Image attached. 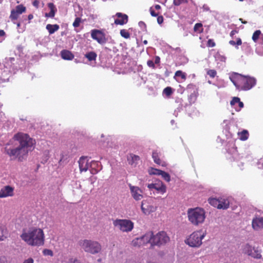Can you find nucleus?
Here are the masks:
<instances>
[{"instance_id":"obj_35","label":"nucleus","mask_w":263,"mask_h":263,"mask_svg":"<svg viewBox=\"0 0 263 263\" xmlns=\"http://www.w3.org/2000/svg\"><path fill=\"white\" fill-rule=\"evenodd\" d=\"M161 172L162 171L160 170L154 168L153 167H151L148 170V173L149 175H160Z\"/></svg>"},{"instance_id":"obj_31","label":"nucleus","mask_w":263,"mask_h":263,"mask_svg":"<svg viewBox=\"0 0 263 263\" xmlns=\"http://www.w3.org/2000/svg\"><path fill=\"white\" fill-rule=\"evenodd\" d=\"M97 54L96 52L93 51H90L87 53L85 57L89 61H95L97 58Z\"/></svg>"},{"instance_id":"obj_38","label":"nucleus","mask_w":263,"mask_h":263,"mask_svg":"<svg viewBox=\"0 0 263 263\" xmlns=\"http://www.w3.org/2000/svg\"><path fill=\"white\" fill-rule=\"evenodd\" d=\"M160 174H160V175H161L162 176V177L163 178V179L164 180H165L167 182L170 181L171 177H170V175H169L168 173L162 171V172Z\"/></svg>"},{"instance_id":"obj_63","label":"nucleus","mask_w":263,"mask_h":263,"mask_svg":"<svg viewBox=\"0 0 263 263\" xmlns=\"http://www.w3.org/2000/svg\"><path fill=\"white\" fill-rule=\"evenodd\" d=\"M71 263H80V262L79 261V260H78V259H74L72 262Z\"/></svg>"},{"instance_id":"obj_13","label":"nucleus","mask_w":263,"mask_h":263,"mask_svg":"<svg viewBox=\"0 0 263 263\" xmlns=\"http://www.w3.org/2000/svg\"><path fill=\"white\" fill-rule=\"evenodd\" d=\"M156 207L150 204L147 201L143 200L141 203V210L145 215H149L156 210Z\"/></svg>"},{"instance_id":"obj_8","label":"nucleus","mask_w":263,"mask_h":263,"mask_svg":"<svg viewBox=\"0 0 263 263\" xmlns=\"http://www.w3.org/2000/svg\"><path fill=\"white\" fill-rule=\"evenodd\" d=\"M170 241V237L164 231H161L153 235L152 247L154 246H161Z\"/></svg>"},{"instance_id":"obj_61","label":"nucleus","mask_w":263,"mask_h":263,"mask_svg":"<svg viewBox=\"0 0 263 263\" xmlns=\"http://www.w3.org/2000/svg\"><path fill=\"white\" fill-rule=\"evenodd\" d=\"M237 45H241L242 44V41L240 38H238L236 42Z\"/></svg>"},{"instance_id":"obj_11","label":"nucleus","mask_w":263,"mask_h":263,"mask_svg":"<svg viewBox=\"0 0 263 263\" xmlns=\"http://www.w3.org/2000/svg\"><path fill=\"white\" fill-rule=\"evenodd\" d=\"M14 187L10 185L4 186L0 190V198L12 197L14 195Z\"/></svg>"},{"instance_id":"obj_15","label":"nucleus","mask_w":263,"mask_h":263,"mask_svg":"<svg viewBox=\"0 0 263 263\" xmlns=\"http://www.w3.org/2000/svg\"><path fill=\"white\" fill-rule=\"evenodd\" d=\"M153 233L152 231H149L145 233L144 235L140 237V239L142 242L143 246L151 243L152 245V241H153Z\"/></svg>"},{"instance_id":"obj_6","label":"nucleus","mask_w":263,"mask_h":263,"mask_svg":"<svg viewBox=\"0 0 263 263\" xmlns=\"http://www.w3.org/2000/svg\"><path fill=\"white\" fill-rule=\"evenodd\" d=\"M206 235V232L202 230L193 232L185 240V242L189 246L193 248H198L202 243V240Z\"/></svg>"},{"instance_id":"obj_58","label":"nucleus","mask_w":263,"mask_h":263,"mask_svg":"<svg viewBox=\"0 0 263 263\" xmlns=\"http://www.w3.org/2000/svg\"><path fill=\"white\" fill-rule=\"evenodd\" d=\"M163 22V17H157V22L161 25Z\"/></svg>"},{"instance_id":"obj_52","label":"nucleus","mask_w":263,"mask_h":263,"mask_svg":"<svg viewBox=\"0 0 263 263\" xmlns=\"http://www.w3.org/2000/svg\"><path fill=\"white\" fill-rule=\"evenodd\" d=\"M23 263H34V260L32 258L25 259Z\"/></svg>"},{"instance_id":"obj_32","label":"nucleus","mask_w":263,"mask_h":263,"mask_svg":"<svg viewBox=\"0 0 263 263\" xmlns=\"http://www.w3.org/2000/svg\"><path fill=\"white\" fill-rule=\"evenodd\" d=\"M202 12H208L210 11V15L212 16H215L217 14V12L215 11H211L210 10L209 7L207 5H203L202 7Z\"/></svg>"},{"instance_id":"obj_17","label":"nucleus","mask_w":263,"mask_h":263,"mask_svg":"<svg viewBox=\"0 0 263 263\" xmlns=\"http://www.w3.org/2000/svg\"><path fill=\"white\" fill-rule=\"evenodd\" d=\"M140 157L138 155L133 154H129L127 156V160L129 164L136 166L140 161Z\"/></svg>"},{"instance_id":"obj_43","label":"nucleus","mask_w":263,"mask_h":263,"mask_svg":"<svg viewBox=\"0 0 263 263\" xmlns=\"http://www.w3.org/2000/svg\"><path fill=\"white\" fill-rule=\"evenodd\" d=\"M18 17H11V21L14 24H16L17 28H19L21 25L22 23L18 21Z\"/></svg>"},{"instance_id":"obj_36","label":"nucleus","mask_w":263,"mask_h":263,"mask_svg":"<svg viewBox=\"0 0 263 263\" xmlns=\"http://www.w3.org/2000/svg\"><path fill=\"white\" fill-rule=\"evenodd\" d=\"M120 33L121 36L125 39H127L130 37V33L126 29H121L120 30Z\"/></svg>"},{"instance_id":"obj_39","label":"nucleus","mask_w":263,"mask_h":263,"mask_svg":"<svg viewBox=\"0 0 263 263\" xmlns=\"http://www.w3.org/2000/svg\"><path fill=\"white\" fill-rule=\"evenodd\" d=\"M206 74L211 78H214L217 75V71L215 69H206Z\"/></svg>"},{"instance_id":"obj_42","label":"nucleus","mask_w":263,"mask_h":263,"mask_svg":"<svg viewBox=\"0 0 263 263\" xmlns=\"http://www.w3.org/2000/svg\"><path fill=\"white\" fill-rule=\"evenodd\" d=\"M81 23H82L81 17H76L72 25L74 28H77L80 26Z\"/></svg>"},{"instance_id":"obj_20","label":"nucleus","mask_w":263,"mask_h":263,"mask_svg":"<svg viewBox=\"0 0 263 263\" xmlns=\"http://www.w3.org/2000/svg\"><path fill=\"white\" fill-rule=\"evenodd\" d=\"M154 189L162 194L165 193L166 191V185L161 181H159L158 182L156 183Z\"/></svg>"},{"instance_id":"obj_2","label":"nucleus","mask_w":263,"mask_h":263,"mask_svg":"<svg viewBox=\"0 0 263 263\" xmlns=\"http://www.w3.org/2000/svg\"><path fill=\"white\" fill-rule=\"evenodd\" d=\"M20 237L30 246L40 247L44 244V233L43 230L40 228L31 227L24 229Z\"/></svg>"},{"instance_id":"obj_55","label":"nucleus","mask_w":263,"mask_h":263,"mask_svg":"<svg viewBox=\"0 0 263 263\" xmlns=\"http://www.w3.org/2000/svg\"><path fill=\"white\" fill-rule=\"evenodd\" d=\"M5 35V32L3 30H0V37H4ZM2 39L0 38V42L2 41Z\"/></svg>"},{"instance_id":"obj_25","label":"nucleus","mask_w":263,"mask_h":263,"mask_svg":"<svg viewBox=\"0 0 263 263\" xmlns=\"http://www.w3.org/2000/svg\"><path fill=\"white\" fill-rule=\"evenodd\" d=\"M59 28V26L57 24H48L46 27V29L48 31L50 34H53L55 31H58Z\"/></svg>"},{"instance_id":"obj_26","label":"nucleus","mask_w":263,"mask_h":263,"mask_svg":"<svg viewBox=\"0 0 263 263\" xmlns=\"http://www.w3.org/2000/svg\"><path fill=\"white\" fill-rule=\"evenodd\" d=\"M177 77H180L183 81H185L186 79V74L185 72H183L181 70H177L175 73L174 78L176 79L178 82L180 81L176 79Z\"/></svg>"},{"instance_id":"obj_33","label":"nucleus","mask_w":263,"mask_h":263,"mask_svg":"<svg viewBox=\"0 0 263 263\" xmlns=\"http://www.w3.org/2000/svg\"><path fill=\"white\" fill-rule=\"evenodd\" d=\"M203 29L202 28V24L200 23H196L194 27V31L198 33H201L203 32Z\"/></svg>"},{"instance_id":"obj_34","label":"nucleus","mask_w":263,"mask_h":263,"mask_svg":"<svg viewBox=\"0 0 263 263\" xmlns=\"http://www.w3.org/2000/svg\"><path fill=\"white\" fill-rule=\"evenodd\" d=\"M132 245L134 247H140L143 246L142 242L140 237L134 239L132 242Z\"/></svg>"},{"instance_id":"obj_41","label":"nucleus","mask_w":263,"mask_h":263,"mask_svg":"<svg viewBox=\"0 0 263 263\" xmlns=\"http://www.w3.org/2000/svg\"><path fill=\"white\" fill-rule=\"evenodd\" d=\"M260 34H261V31L259 30H256L253 34L252 37V40L255 42H256L258 40Z\"/></svg>"},{"instance_id":"obj_62","label":"nucleus","mask_w":263,"mask_h":263,"mask_svg":"<svg viewBox=\"0 0 263 263\" xmlns=\"http://www.w3.org/2000/svg\"><path fill=\"white\" fill-rule=\"evenodd\" d=\"M229 44H230V45H233V46H234V45H236V42H235V41H233V40H231V41H229Z\"/></svg>"},{"instance_id":"obj_9","label":"nucleus","mask_w":263,"mask_h":263,"mask_svg":"<svg viewBox=\"0 0 263 263\" xmlns=\"http://www.w3.org/2000/svg\"><path fill=\"white\" fill-rule=\"evenodd\" d=\"M242 252L243 253L255 258L259 259L261 257L260 252L257 248L252 247L249 244H246L243 246Z\"/></svg>"},{"instance_id":"obj_30","label":"nucleus","mask_w":263,"mask_h":263,"mask_svg":"<svg viewBox=\"0 0 263 263\" xmlns=\"http://www.w3.org/2000/svg\"><path fill=\"white\" fill-rule=\"evenodd\" d=\"M128 22V17H118L115 20L116 25H123L126 24Z\"/></svg>"},{"instance_id":"obj_7","label":"nucleus","mask_w":263,"mask_h":263,"mask_svg":"<svg viewBox=\"0 0 263 263\" xmlns=\"http://www.w3.org/2000/svg\"><path fill=\"white\" fill-rule=\"evenodd\" d=\"M114 227L123 232H129L134 228V223L129 219H117L113 221Z\"/></svg>"},{"instance_id":"obj_22","label":"nucleus","mask_w":263,"mask_h":263,"mask_svg":"<svg viewBox=\"0 0 263 263\" xmlns=\"http://www.w3.org/2000/svg\"><path fill=\"white\" fill-rule=\"evenodd\" d=\"M8 231L7 228L3 226L0 225V241H3L8 236Z\"/></svg>"},{"instance_id":"obj_24","label":"nucleus","mask_w":263,"mask_h":263,"mask_svg":"<svg viewBox=\"0 0 263 263\" xmlns=\"http://www.w3.org/2000/svg\"><path fill=\"white\" fill-rule=\"evenodd\" d=\"M220 205L219 209H227L229 207L230 202L229 201L224 198L219 199Z\"/></svg>"},{"instance_id":"obj_57","label":"nucleus","mask_w":263,"mask_h":263,"mask_svg":"<svg viewBox=\"0 0 263 263\" xmlns=\"http://www.w3.org/2000/svg\"><path fill=\"white\" fill-rule=\"evenodd\" d=\"M155 185H156V183H155L148 184V185H147V187L150 190L153 189H154Z\"/></svg>"},{"instance_id":"obj_1","label":"nucleus","mask_w":263,"mask_h":263,"mask_svg":"<svg viewBox=\"0 0 263 263\" xmlns=\"http://www.w3.org/2000/svg\"><path fill=\"white\" fill-rule=\"evenodd\" d=\"M13 139L18 141L20 145L14 148L5 147V151L10 157H15L18 160L22 161L28 154L29 148L34 144L32 139L26 134L17 133L13 137Z\"/></svg>"},{"instance_id":"obj_60","label":"nucleus","mask_w":263,"mask_h":263,"mask_svg":"<svg viewBox=\"0 0 263 263\" xmlns=\"http://www.w3.org/2000/svg\"><path fill=\"white\" fill-rule=\"evenodd\" d=\"M238 31L236 30H232L230 32V36L233 37L235 34L237 33Z\"/></svg>"},{"instance_id":"obj_54","label":"nucleus","mask_w":263,"mask_h":263,"mask_svg":"<svg viewBox=\"0 0 263 263\" xmlns=\"http://www.w3.org/2000/svg\"><path fill=\"white\" fill-rule=\"evenodd\" d=\"M40 4V1L38 0H34L33 2V5L36 8H38Z\"/></svg>"},{"instance_id":"obj_53","label":"nucleus","mask_w":263,"mask_h":263,"mask_svg":"<svg viewBox=\"0 0 263 263\" xmlns=\"http://www.w3.org/2000/svg\"><path fill=\"white\" fill-rule=\"evenodd\" d=\"M238 106H239V109H236L237 111H239L242 107H243V103L242 102L240 101V100H239V102H238Z\"/></svg>"},{"instance_id":"obj_28","label":"nucleus","mask_w":263,"mask_h":263,"mask_svg":"<svg viewBox=\"0 0 263 263\" xmlns=\"http://www.w3.org/2000/svg\"><path fill=\"white\" fill-rule=\"evenodd\" d=\"M159 153H158L157 151L153 152L152 158L154 162L158 165H161L162 162L159 158Z\"/></svg>"},{"instance_id":"obj_44","label":"nucleus","mask_w":263,"mask_h":263,"mask_svg":"<svg viewBox=\"0 0 263 263\" xmlns=\"http://www.w3.org/2000/svg\"><path fill=\"white\" fill-rule=\"evenodd\" d=\"M43 253L44 255L47 256H52L53 255V253L52 250L45 249L43 251Z\"/></svg>"},{"instance_id":"obj_48","label":"nucleus","mask_w":263,"mask_h":263,"mask_svg":"<svg viewBox=\"0 0 263 263\" xmlns=\"http://www.w3.org/2000/svg\"><path fill=\"white\" fill-rule=\"evenodd\" d=\"M147 65L149 67H151V68H152L153 69L155 68V64H154V62L153 61H152V60L147 61Z\"/></svg>"},{"instance_id":"obj_37","label":"nucleus","mask_w":263,"mask_h":263,"mask_svg":"<svg viewBox=\"0 0 263 263\" xmlns=\"http://www.w3.org/2000/svg\"><path fill=\"white\" fill-rule=\"evenodd\" d=\"M163 93L167 97H170L173 93V90L172 87H166L163 90Z\"/></svg>"},{"instance_id":"obj_3","label":"nucleus","mask_w":263,"mask_h":263,"mask_svg":"<svg viewBox=\"0 0 263 263\" xmlns=\"http://www.w3.org/2000/svg\"><path fill=\"white\" fill-rule=\"evenodd\" d=\"M230 79L239 90H249L256 83V80L254 78L236 72L233 73L230 77Z\"/></svg>"},{"instance_id":"obj_46","label":"nucleus","mask_w":263,"mask_h":263,"mask_svg":"<svg viewBox=\"0 0 263 263\" xmlns=\"http://www.w3.org/2000/svg\"><path fill=\"white\" fill-rule=\"evenodd\" d=\"M240 98L238 97H233L232 99V100L230 102V104L231 106L234 105L236 103H238V102H239Z\"/></svg>"},{"instance_id":"obj_56","label":"nucleus","mask_w":263,"mask_h":263,"mask_svg":"<svg viewBox=\"0 0 263 263\" xmlns=\"http://www.w3.org/2000/svg\"><path fill=\"white\" fill-rule=\"evenodd\" d=\"M160 57H158V56L155 57V63L154 64H158L160 63Z\"/></svg>"},{"instance_id":"obj_5","label":"nucleus","mask_w":263,"mask_h":263,"mask_svg":"<svg viewBox=\"0 0 263 263\" xmlns=\"http://www.w3.org/2000/svg\"><path fill=\"white\" fill-rule=\"evenodd\" d=\"M78 245L84 252L91 254H97L102 249L101 245L99 242L91 239H81L79 241Z\"/></svg>"},{"instance_id":"obj_27","label":"nucleus","mask_w":263,"mask_h":263,"mask_svg":"<svg viewBox=\"0 0 263 263\" xmlns=\"http://www.w3.org/2000/svg\"><path fill=\"white\" fill-rule=\"evenodd\" d=\"M239 138L241 141H246L249 138V132L247 130L243 129L242 132L238 133Z\"/></svg>"},{"instance_id":"obj_29","label":"nucleus","mask_w":263,"mask_h":263,"mask_svg":"<svg viewBox=\"0 0 263 263\" xmlns=\"http://www.w3.org/2000/svg\"><path fill=\"white\" fill-rule=\"evenodd\" d=\"M209 202L211 205L219 209L220 205L219 199L214 198H210L209 199Z\"/></svg>"},{"instance_id":"obj_23","label":"nucleus","mask_w":263,"mask_h":263,"mask_svg":"<svg viewBox=\"0 0 263 263\" xmlns=\"http://www.w3.org/2000/svg\"><path fill=\"white\" fill-rule=\"evenodd\" d=\"M48 7L50 10L48 13L45 14V16H54L57 11V8L53 3H50L48 4Z\"/></svg>"},{"instance_id":"obj_50","label":"nucleus","mask_w":263,"mask_h":263,"mask_svg":"<svg viewBox=\"0 0 263 263\" xmlns=\"http://www.w3.org/2000/svg\"><path fill=\"white\" fill-rule=\"evenodd\" d=\"M196 86L195 84L190 83L187 85L186 89H194L196 88Z\"/></svg>"},{"instance_id":"obj_19","label":"nucleus","mask_w":263,"mask_h":263,"mask_svg":"<svg viewBox=\"0 0 263 263\" xmlns=\"http://www.w3.org/2000/svg\"><path fill=\"white\" fill-rule=\"evenodd\" d=\"M26 7L23 5H17L14 9L11 10L10 16H16L25 12Z\"/></svg>"},{"instance_id":"obj_16","label":"nucleus","mask_w":263,"mask_h":263,"mask_svg":"<svg viewBox=\"0 0 263 263\" xmlns=\"http://www.w3.org/2000/svg\"><path fill=\"white\" fill-rule=\"evenodd\" d=\"M252 224L254 230H258L263 229V218L256 217L254 218Z\"/></svg>"},{"instance_id":"obj_10","label":"nucleus","mask_w":263,"mask_h":263,"mask_svg":"<svg viewBox=\"0 0 263 263\" xmlns=\"http://www.w3.org/2000/svg\"><path fill=\"white\" fill-rule=\"evenodd\" d=\"M91 37L100 44H105L107 41L105 37V34L100 30H92L91 31Z\"/></svg>"},{"instance_id":"obj_51","label":"nucleus","mask_w":263,"mask_h":263,"mask_svg":"<svg viewBox=\"0 0 263 263\" xmlns=\"http://www.w3.org/2000/svg\"><path fill=\"white\" fill-rule=\"evenodd\" d=\"M0 263H8L7 258L5 256H0Z\"/></svg>"},{"instance_id":"obj_45","label":"nucleus","mask_w":263,"mask_h":263,"mask_svg":"<svg viewBox=\"0 0 263 263\" xmlns=\"http://www.w3.org/2000/svg\"><path fill=\"white\" fill-rule=\"evenodd\" d=\"M187 2V0H174V4L175 6H179L182 4L186 3Z\"/></svg>"},{"instance_id":"obj_59","label":"nucleus","mask_w":263,"mask_h":263,"mask_svg":"<svg viewBox=\"0 0 263 263\" xmlns=\"http://www.w3.org/2000/svg\"><path fill=\"white\" fill-rule=\"evenodd\" d=\"M115 16H128L126 14H122L120 12H117Z\"/></svg>"},{"instance_id":"obj_14","label":"nucleus","mask_w":263,"mask_h":263,"mask_svg":"<svg viewBox=\"0 0 263 263\" xmlns=\"http://www.w3.org/2000/svg\"><path fill=\"white\" fill-rule=\"evenodd\" d=\"M78 162L80 172H86L87 171L89 164L86 157H81Z\"/></svg>"},{"instance_id":"obj_12","label":"nucleus","mask_w":263,"mask_h":263,"mask_svg":"<svg viewBox=\"0 0 263 263\" xmlns=\"http://www.w3.org/2000/svg\"><path fill=\"white\" fill-rule=\"evenodd\" d=\"M129 188L132 197L136 200H140L143 198V192L138 186L129 185Z\"/></svg>"},{"instance_id":"obj_21","label":"nucleus","mask_w":263,"mask_h":263,"mask_svg":"<svg viewBox=\"0 0 263 263\" xmlns=\"http://www.w3.org/2000/svg\"><path fill=\"white\" fill-rule=\"evenodd\" d=\"M61 55L62 59L66 60H71L74 58V55L72 52L67 50H62Z\"/></svg>"},{"instance_id":"obj_4","label":"nucleus","mask_w":263,"mask_h":263,"mask_svg":"<svg viewBox=\"0 0 263 263\" xmlns=\"http://www.w3.org/2000/svg\"><path fill=\"white\" fill-rule=\"evenodd\" d=\"M187 217L189 221L194 226H198L202 223L205 218V212L200 208L188 209Z\"/></svg>"},{"instance_id":"obj_40","label":"nucleus","mask_w":263,"mask_h":263,"mask_svg":"<svg viewBox=\"0 0 263 263\" xmlns=\"http://www.w3.org/2000/svg\"><path fill=\"white\" fill-rule=\"evenodd\" d=\"M6 61L4 66L6 67L11 66V64L13 63L15 61L14 58H9L6 59Z\"/></svg>"},{"instance_id":"obj_49","label":"nucleus","mask_w":263,"mask_h":263,"mask_svg":"<svg viewBox=\"0 0 263 263\" xmlns=\"http://www.w3.org/2000/svg\"><path fill=\"white\" fill-rule=\"evenodd\" d=\"M138 24H139V26H140V27L143 30H146V26L145 24L143 22L140 21V22H139Z\"/></svg>"},{"instance_id":"obj_18","label":"nucleus","mask_w":263,"mask_h":263,"mask_svg":"<svg viewBox=\"0 0 263 263\" xmlns=\"http://www.w3.org/2000/svg\"><path fill=\"white\" fill-rule=\"evenodd\" d=\"M149 11L152 16H162L161 14V7L159 5L152 6L149 8Z\"/></svg>"},{"instance_id":"obj_64","label":"nucleus","mask_w":263,"mask_h":263,"mask_svg":"<svg viewBox=\"0 0 263 263\" xmlns=\"http://www.w3.org/2000/svg\"><path fill=\"white\" fill-rule=\"evenodd\" d=\"M259 163L263 165V159H261L259 160Z\"/></svg>"},{"instance_id":"obj_47","label":"nucleus","mask_w":263,"mask_h":263,"mask_svg":"<svg viewBox=\"0 0 263 263\" xmlns=\"http://www.w3.org/2000/svg\"><path fill=\"white\" fill-rule=\"evenodd\" d=\"M215 43L213 39H209L208 41L207 46L209 47H213L215 46Z\"/></svg>"}]
</instances>
